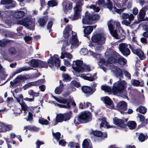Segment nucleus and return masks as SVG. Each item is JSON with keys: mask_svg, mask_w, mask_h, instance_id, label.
I'll return each mask as SVG.
<instances>
[{"mask_svg": "<svg viewBox=\"0 0 148 148\" xmlns=\"http://www.w3.org/2000/svg\"><path fill=\"white\" fill-rule=\"evenodd\" d=\"M148 137L146 135H144L143 134L140 133L138 137L139 140L141 142L144 141Z\"/></svg>", "mask_w": 148, "mask_h": 148, "instance_id": "79ce46f5", "label": "nucleus"}, {"mask_svg": "<svg viewBox=\"0 0 148 148\" xmlns=\"http://www.w3.org/2000/svg\"><path fill=\"white\" fill-rule=\"evenodd\" d=\"M62 77L63 80L66 81H70L71 79L70 76L66 74L62 75Z\"/></svg>", "mask_w": 148, "mask_h": 148, "instance_id": "603ef678", "label": "nucleus"}, {"mask_svg": "<svg viewBox=\"0 0 148 148\" xmlns=\"http://www.w3.org/2000/svg\"><path fill=\"white\" fill-rule=\"evenodd\" d=\"M64 64L67 67H69L71 66V64L70 62L66 59H64L63 60Z\"/></svg>", "mask_w": 148, "mask_h": 148, "instance_id": "e2e57ef3", "label": "nucleus"}, {"mask_svg": "<svg viewBox=\"0 0 148 148\" xmlns=\"http://www.w3.org/2000/svg\"><path fill=\"white\" fill-rule=\"evenodd\" d=\"M23 96L21 95H18V98L17 99V101L20 103L21 106V108L23 109L25 114L24 115L25 116L26 114L28 112V107L27 106L26 104L23 102Z\"/></svg>", "mask_w": 148, "mask_h": 148, "instance_id": "f3484780", "label": "nucleus"}, {"mask_svg": "<svg viewBox=\"0 0 148 148\" xmlns=\"http://www.w3.org/2000/svg\"><path fill=\"white\" fill-rule=\"evenodd\" d=\"M83 92L85 93L91 94L92 93L91 88L89 87L84 86L82 88Z\"/></svg>", "mask_w": 148, "mask_h": 148, "instance_id": "f704fd0d", "label": "nucleus"}, {"mask_svg": "<svg viewBox=\"0 0 148 148\" xmlns=\"http://www.w3.org/2000/svg\"><path fill=\"white\" fill-rule=\"evenodd\" d=\"M91 114L88 112H84L82 113L79 116L81 119L85 120L86 121H82V123H86L90 120Z\"/></svg>", "mask_w": 148, "mask_h": 148, "instance_id": "aec40b11", "label": "nucleus"}, {"mask_svg": "<svg viewBox=\"0 0 148 148\" xmlns=\"http://www.w3.org/2000/svg\"><path fill=\"white\" fill-rule=\"evenodd\" d=\"M97 27L96 25L92 26H88L86 27H83L84 29V36L85 37L88 36V35L90 34L93 31L94 29H95Z\"/></svg>", "mask_w": 148, "mask_h": 148, "instance_id": "6ab92c4d", "label": "nucleus"}, {"mask_svg": "<svg viewBox=\"0 0 148 148\" xmlns=\"http://www.w3.org/2000/svg\"><path fill=\"white\" fill-rule=\"evenodd\" d=\"M75 90L76 89L75 88H71L69 87L66 95H69L72 91H75Z\"/></svg>", "mask_w": 148, "mask_h": 148, "instance_id": "680f3d73", "label": "nucleus"}, {"mask_svg": "<svg viewBox=\"0 0 148 148\" xmlns=\"http://www.w3.org/2000/svg\"><path fill=\"white\" fill-rule=\"evenodd\" d=\"M131 84L133 86H142L144 85L143 81L140 82L139 81L135 79H133L131 80Z\"/></svg>", "mask_w": 148, "mask_h": 148, "instance_id": "7c9ffc66", "label": "nucleus"}, {"mask_svg": "<svg viewBox=\"0 0 148 148\" xmlns=\"http://www.w3.org/2000/svg\"><path fill=\"white\" fill-rule=\"evenodd\" d=\"M63 87V86L61 85L56 87L55 90V93L58 94H60L62 91Z\"/></svg>", "mask_w": 148, "mask_h": 148, "instance_id": "49530a36", "label": "nucleus"}, {"mask_svg": "<svg viewBox=\"0 0 148 148\" xmlns=\"http://www.w3.org/2000/svg\"><path fill=\"white\" fill-rule=\"evenodd\" d=\"M68 45L67 42L65 41L63 43V46L62 48V52L60 58L61 59H63L66 58L71 59L73 58L72 55L70 53L68 52H65V49Z\"/></svg>", "mask_w": 148, "mask_h": 148, "instance_id": "f8f14e48", "label": "nucleus"}, {"mask_svg": "<svg viewBox=\"0 0 148 148\" xmlns=\"http://www.w3.org/2000/svg\"><path fill=\"white\" fill-rule=\"evenodd\" d=\"M13 127L11 125L3 122H0V132H4L12 130Z\"/></svg>", "mask_w": 148, "mask_h": 148, "instance_id": "2eb2a0df", "label": "nucleus"}, {"mask_svg": "<svg viewBox=\"0 0 148 148\" xmlns=\"http://www.w3.org/2000/svg\"><path fill=\"white\" fill-rule=\"evenodd\" d=\"M48 62L49 66L51 68L55 65L58 67L60 65V61L57 55H54L53 57H51L48 59Z\"/></svg>", "mask_w": 148, "mask_h": 148, "instance_id": "1a4fd4ad", "label": "nucleus"}, {"mask_svg": "<svg viewBox=\"0 0 148 148\" xmlns=\"http://www.w3.org/2000/svg\"><path fill=\"white\" fill-rule=\"evenodd\" d=\"M64 121V115L63 114H59L57 115L56 120L55 121L54 125H56L58 122H61Z\"/></svg>", "mask_w": 148, "mask_h": 148, "instance_id": "c85d7f7f", "label": "nucleus"}, {"mask_svg": "<svg viewBox=\"0 0 148 148\" xmlns=\"http://www.w3.org/2000/svg\"><path fill=\"white\" fill-rule=\"evenodd\" d=\"M64 115V121H66L69 120L71 117L72 113L69 112L63 114Z\"/></svg>", "mask_w": 148, "mask_h": 148, "instance_id": "4c0bfd02", "label": "nucleus"}, {"mask_svg": "<svg viewBox=\"0 0 148 148\" xmlns=\"http://www.w3.org/2000/svg\"><path fill=\"white\" fill-rule=\"evenodd\" d=\"M90 13L86 12L85 16L82 19V23L85 24L91 25L93 23V21H91Z\"/></svg>", "mask_w": 148, "mask_h": 148, "instance_id": "412c9836", "label": "nucleus"}, {"mask_svg": "<svg viewBox=\"0 0 148 148\" xmlns=\"http://www.w3.org/2000/svg\"><path fill=\"white\" fill-rule=\"evenodd\" d=\"M14 14V15L17 18H21L23 17L25 15V13L24 12L22 11H18L15 12L14 13V12L8 11L7 12H4L3 11H0V16L2 18H3V19L5 21V23H7V21H10L11 22L12 20H13L14 17L13 14Z\"/></svg>", "mask_w": 148, "mask_h": 148, "instance_id": "423d86ee", "label": "nucleus"}, {"mask_svg": "<svg viewBox=\"0 0 148 148\" xmlns=\"http://www.w3.org/2000/svg\"><path fill=\"white\" fill-rule=\"evenodd\" d=\"M134 16L132 14H128L123 13L122 15V18L124 19L128 18L130 20H134Z\"/></svg>", "mask_w": 148, "mask_h": 148, "instance_id": "72a5a7b5", "label": "nucleus"}, {"mask_svg": "<svg viewBox=\"0 0 148 148\" xmlns=\"http://www.w3.org/2000/svg\"><path fill=\"white\" fill-rule=\"evenodd\" d=\"M89 8L92 9L96 12H98L99 10V9L98 7H96L95 5H92L90 6Z\"/></svg>", "mask_w": 148, "mask_h": 148, "instance_id": "338daca9", "label": "nucleus"}, {"mask_svg": "<svg viewBox=\"0 0 148 148\" xmlns=\"http://www.w3.org/2000/svg\"><path fill=\"white\" fill-rule=\"evenodd\" d=\"M35 20L34 18H26L18 21L16 24L22 25L29 29H33L34 26Z\"/></svg>", "mask_w": 148, "mask_h": 148, "instance_id": "0eeeda50", "label": "nucleus"}, {"mask_svg": "<svg viewBox=\"0 0 148 148\" xmlns=\"http://www.w3.org/2000/svg\"><path fill=\"white\" fill-rule=\"evenodd\" d=\"M98 122L99 123H100V126L101 127H104L107 128H110L112 127V126L108 125V123L106 121L105 118H103L101 119H99Z\"/></svg>", "mask_w": 148, "mask_h": 148, "instance_id": "a878e982", "label": "nucleus"}, {"mask_svg": "<svg viewBox=\"0 0 148 148\" xmlns=\"http://www.w3.org/2000/svg\"><path fill=\"white\" fill-rule=\"evenodd\" d=\"M76 65L75 66H73V69L76 72L79 73L84 72V69L82 68L83 65V61L82 60H77L74 61Z\"/></svg>", "mask_w": 148, "mask_h": 148, "instance_id": "4468645a", "label": "nucleus"}, {"mask_svg": "<svg viewBox=\"0 0 148 148\" xmlns=\"http://www.w3.org/2000/svg\"><path fill=\"white\" fill-rule=\"evenodd\" d=\"M48 18L47 17H44L40 18L38 20V22L40 26L44 25L47 22Z\"/></svg>", "mask_w": 148, "mask_h": 148, "instance_id": "2f4dec72", "label": "nucleus"}, {"mask_svg": "<svg viewBox=\"0 0 148 148\" xmlns=\"http://www.w3.org/2000/svg\"><path fill=\"white\" fill-rule=\"evenodd\" d=\"M93 134L94 135L97 137H101L102 136V133L99 131H95L93 132Z\"/></svg>", "mask_w": 148, "mask_h": 148, "instance_id": "4d7b16f0", "label": "nucleus"}, {"mask_svg": "<svg viewBox=\"0 0 148 148\" xmlns=\"http://www.w3.org/2000/svg\"><path fill=\"white\" fill-rule=\"evenodd\" d=\"M52 134L53 136L55 138V139H56L57 141H58L59 140L61 135V134L60 133L57 132L56 133H54L53 132Z\"/></svg>", "mask_w": 148, "mask_h": 148, "instance_id": "5fc2aeb1", "label": "nucleus"}, {"mask_svg": "<svg viewBox=\"0 0 148 148\" xmlns=\"http://www.w3.org/2000/svg\"><path fill=\"white\" fill-rule=\"evenodd\" d=\"M90 106V109L91 110L92 109V108L94 107L93 106H92L91 103L89 102H87L86 104H85V102H82L80 103L79 104V107L81 109H83L85 108Z\"/></svg>", "mask_w": 148, "mask_h": 148, "instance_id": "c756f323", "label": "nucleus"}, {"mask_svg": "<svg viewBox=\"0 0 148 148\" xmlns=\"http://www.w3.org/2000/svg\"><path fill=\"white\" fill-rule=\"evenodd\" d=\"M108 25L111 35L116 38L119 39L120 38L116 31L118 30L119 33L124 35V31L119 22L110 20L108 22Z\"/></svg>", "mask_w": 148, "mask_h": 148, "instance_id": "20e7f679", "label": "nucleus"}, {"mask_svg": "<svg viewBox=\"0 0 148 148\" xmlns=\"http://www.w3.org/2000/svg\"><path fill=\"white\" fill-rule=\"evenodd\" d=\"M79 76L84 79L90 81L95 80V79L97 78L96 77H94L92 76L90 77H87L84 74H80L79 75Z\"/></svg>", "mask_w": 148, "mask_h": 148, "instance_id": "c9c22d12", "label": "nucleus"}, {"mask_svg": "<svg viewBox=\"0 0 148 148\" xmlns=\"http://www.w3.org/2000/svg\"><path fill=\"white\" fill-rule=\"evenodd\" d=\"M29 93L30 95L32 96V97L34 98V97L38 96L39 95L38 93L34 92V91L32 90H29Z\"/></svg>", "mask_w": 148, "mask_h": 148, "instance_id": "6e6d98bb", "label": "nucleus"}, {"mask_svg": "<svg viewBox=\"0 0 148 148\" xmlns=\"http://www.w3.org/2000/svg\"><path fill=\"white\" fill-rule=\"evenodd\" d=\"M82 68H83L84 69V71L88 72L90 71V68L89 66L85 64H84L82 65Z\"/></svg>", "mask_w": 148, "mask_h": 148, "instance_id": "bf43d9fd", "label": "nucleus"}, {"mask_svg": "<svg viewBox=\"0 0 148 148\" xmlns=\"http://www.w3.org/2000/svg\"><path fill=\"white\" fill-rule=\"evenodd\" d=\"M119 49L123 55L127 56L130 54L129 47H130L133 52L136 54L141 60L145 58L143 52L140 49H137L135 46L131 47L125 43H121L119 45Z\"/></svg>", "mask_w": 148, "mask_h": 148, "instance_id": "7ed1b4c3", "label": "nucleus"}, {"mask_svg": "<svg viewBox=\"0 0 148 148\" xmlns=\"http://www.w3.org/2000/svg\"><path fill=\"white\" fill-rule=\"evenodd\" d=\"M70 42L71 44V48H74L79 46L80 44L77 38L76 34L72 32V37L70 40Z\"/></svg>", "mask_w": 148, "mask_h": 148, "instance_id": "ddd939ff", "label": "nucleus"}, {"mask_svg": "<svg viewBox=\"0 0 148 148\" xmlns=\"http://www.w3.org/2000/svg\"><path fill=\"white\" fill-rule=\"evenodd\" d=\"M63 9L64 12L66 13L69 10L72 9V4L71 3H66L65 2L63 3Z\"/></svg>", "mask_w": 148, "mask_h": 148, "instance_id": "bb28decb", "label": "nucleus"}, {"mask_svg": "<svg viewBox=\"0 0 148 148\" xmlns=\"http://www.w3.org/2000/svg\"><path fill=\"white\" fill-rule=\"evenodd\" d=\"M1 3L2 4H14L15 2L11 0H2L1 1Z\"/></svg>", "mask_w": 148, "mask_h": 148, "instance_id": "de8ad7c7", "label": "nucleus"}, {"mask_svg": "<svg viewBox=\"0 0 148 148\" xmlns=\"http://www.w3.org/2000/svg\"><path fill=\"white\" fill-rule=\"evenodd\" d=\"M82 121H86L85 120L81 119L79 116H77L75 118L74 120V123L75 125L77 126L80 123H82Z\"/></svg>", "mask_w": 148, "mask_h": 148, "instance_id": "e433bc0d", "label": "nucleus"}, {"mask_svg": "<svg viewBox=\"0 0 148 148\" xmlns=\"http://www.w3.org/2000/svg\"><path fill=\"white\" fill-rule=\"evenodd\" d=\"M68 146L71 148L75 147L76 148H79V145L77 143H75L73 142H70L69 143Z\"/></svg>", "mask_w": 148, "mask_h": 148, "instance_id": "3c124183", "label": "nucleus"}, {"mask_svg": "<svg viewBox=\"0 0 148 148\" xmlns=\"http://www.w3.org/2000/svg\"><path fill=\"white\" fill-rule=\"evenodd\" d=\"M88 53L94 57H96L97 58H99L98 62V64L100 66V67L105 72L106 71V69L103 66H102V65L106 66H108L109 64L113 63L118 62L121 65H124L127 62L126 59L122 57H120V56L116 52L110 49L105 53L106 57L107 60V61H106L103 58H100V55L95 53L91 51L90 50Z\"/></svg>", "mask_w": 148, "mask_h": 148, "instance_id": "f257e3e1", "label": "nucleus"}, {"mask_svg": "<svg viewBox=\"0 0 148 148\" xmlns=\"http://www.w3.org/2000/svg\"><path fill=\"white\" fill-rule=\"evenodd\" d=\"M43 82V80L42 79H40L37 81L29 82L27 83L24 86H23V88L24 90H25L27 88H28L34 85H39L41 83H42Z\"/></svg>", "mask_w": 148, "mask_h": 148, "instance_id": "b1692460", "label": "nucleus"}, {"mask_svg": "<svg viewBox=\"0 0 148 148\" xmlns=\"http://www.w3.org/2000/svg\"><path fill=\"white\" fill-rule=\"evenodd\" d=\"M117 107L121 113H125V112L127 109V104L124 101H121L118 103Z\"/></svg>", "mask_w": 148, "mask_h": 148, "instance_id": "a211bd4d", "label": "nucleus"}, {"mask_svg": "<svg viewBox=\"0 0 148 148\" xmlns=\"http://www.w3.org/2000/svg\"><path fill=\"white\" fill-rule=\"evenodd\" d=\"M22 79V77L19 76L17 77L14 80V82L16 84L18 82H20Z\"/></svg>", "mask_w": 148, "mask_h": 148, "instance_id": "0e129e2a", "label": "nucleus"}, {"mask_svg": "<svg viewBox=\"0 0 148 148\" xmlns=\"http://www.w3.org/2000/svg\"><path fill=\"white\" fill-rule=\"evenodd\" d=\"M138 116L141 122H143L146 124H147L148 123V119L145 120V118L143 115L140 114H138Z\"/></svg>", "mask_w": 148, "mask_h": 148, "instance_id": "09e8293b", "label": "nucleus"}, {"mask_svg": "<svg viewBox=\"0 0 148 148\" xmlns=\"http://www.w3.org/2000/svg\"><path fill=\"white\" fill-rule=\"evenodd\" d=\"M99 18V15L97 14H94L92 17H91V21L96 20L98 19Z\"/></svg>", "mask_w": 148, "mask_h": 148, "instance_id": "774afa93", "label": "nucleus"}, {"mask_svg": "<svg viewBox=\"0 0 148 148\" xmlns=\"http://www.w3.org/2000/svg\"><path fill=\"white\" fill-rule=\"evenodd\" d=\"M53 97L58 102L64 104V105H62L57 103L55 104L56 106H58L60 108H70V101H69L65 100L61 97L56 98L54 96H53Z\"/></svg>", "mask_w": 148, "mask_h": 148, "instance_id": "9d476101", "label": "nucleus"}, {"mask_svg": "<svg viewBox=\"0 0 148 148\" xmlns=\"http://www.w3.org/2000/svg\"><path fill=\"white\" fill-rule=\"evenodd\" d=\"M145 12L143 8H142L140 11L139 16L138 15V21L136 22H135V23H136L137 24H138L141 21H145L146 20H148V18L146 17L145 18H144L145 16Z\"/></svg>", "mask_w": 148, "mask_h": 148, "instance_id": "5701e85b", "label": "nucleus"}, {"mask_svg": "<svg viewBox=\"0 0 148 148\" xmlns=\"http://www.w3.org/2000/svg\"><path fill=\"white\" fill-rule=\"evenodd\" d=\"M88 53V50L86 49L82 48L80 51V53L82 55H85L87 54Z\"/></svg>", "mask_w": 148, "mask_h": 148, "instance_id": "13d9d810", "label": "nucleus"}, {"mask_svg": "<svg viewBox=\"0 0 148 148\" xmlns=\"http://www.w3.org/2000/svg\"><path fill=\"white\" fill-rule=\"evenodd\" d=\"M83 148H92V144L89 140H85L83 143Z\"/></svg>", "mask_w": 148, "mask_h": 148, "instance_id": "473e14b6", "label": "nucleus"}, {"mask_svg": "<svg viewBox=\"0 0 148 148\" xmlns=\"http://www.w3.org/2000/svg\"><path fill=\"white\" fill-rule=\"evenodd\" d=\"M136 111L140 113L144 114L147 111L146 108L144 106H140L136 109Z\"/></svg>", "mask_w": 148, "mask_h": 148, "instance_id": "58836bf2", "label": "nucleus"}, {"mask_svg": "<svg viewBox=\"0 0 148 148\" xmlns=\"http://www.w3.org/2000/svg\"><path fill=\"white\" fill-rule=\"evenodd\" d=\"M126 86V83L125 81L120 80L114 84L112 89L108 86L105 85L102 86L101 88L103 90L110 93L119 95L124 98L128 99L127 92L123 90Z\"/></svg>", "mask_w": 148, "mask_h": 148, "instance_id": "f03ea898", "label": "nucleus"}, {"mask_svg": "<svg viewBox=\"0 0 148 148\" xmlns=\"http://www.w3.org/2000/svg\"><path fill=\"white\" fill-rule=\"evenodd\" d=\"M73 15L71 16V18L72 20L77 19L81 15L82 11V6L80 5L77 4L73 8Z\"/></svg>", "mask_w": 148, "mask_h": 148, "instance_id": "9b49d317", "label": "nucleus"}, {"mask_svg": "<svg viewBox=\"0 0 148 148\" xmlns=\"http://www.w3.org/2000/svg\"><path fill=\"white\" fill-rule=\"evenodd\" d=\"M38 122L41 124L47 125L49 124V122L42 118H40L38 120Z\"/></svg>", "mask_w": 148, "mask_h": 148, "instance_id": "a18cd8bd", "label": "nucleus"}, {"mask_svg": "<svg viewBox=\"0 0 148 148\" xmlns=\"http://www.w3.org/2000/svg\"><path fill=\"white\" fill-rule=\"evenodd\" d=\"M101 100L105 103L106 106L108 108L114 109V106L112 101L108 97L106 96L101 98Z\"/></svg>", "mask_w": 148, "mask_h": 148, "instance_id": "dca6fc26", "label": "nucleus"}, {"mask_svg": "<svg viewBox=\"0 0 148 148\" xmlns=\"http://www.w3.org/2000/svg\"><path fill=\"white\" fill-rule=\"evenodd\" d=\"M57 2L54 1H48V5L49 7H53L57 5Z\"/></svg>", "mask_w": 148, "mask_h": 148, "instance_id": "864d4df0", "label": "nucleus"}, {"mask_svg": "<svg viewBox=\"0 0 148 148\" xmlns=\"http://www.w3.org/2000/svg\"><path fill=\"white\" fill-rule=\"evenodd\" d=\"M113 122L115 124L121 128H125L126 126L122 120L117 118H115L113 119Z\"/></svg>", "mask_w": 148, "mask_h": 148, "instance_id": "393cba45", "label": "nucleus"}, {"mask_svg": "<svg viewBox=\"0 0 148 148\" xmlns=\"http://www.w3.org/2000/svg\"><path fill=\"white\" fill-rule=\"evenodd\" d=\"M134 20L129 19L128 20L123 19L121 22L123 24L125 25L126 26H129L131 23V21L133 20Z\"/></svg>", "mask_w": 148, "mask_h": 148, "instance_id": "8fccbe9b", "label": "nucleus"}, {"mask_svg": "<svg viewBox=\"0 0 148 148\" xmlns=\"http://www.w3.org/2000/svg\"><path fill=\"white\" fill-rule=\"evenodd\" d=\"M107 4H106L107 8L110 10H112V11H115L118 13L120 14L124 11V9H118L115 7L112 8V4L110 0H106Z\"/></svg>", "mask_w": 148, "mask_h": 148, "instance_id": "4be33fe9", "label": "nucleus"}, {"mask_svg": "<svg viewBox=\"0 0 148 148\" xmlns=\"http://www.w3.org/2000/svg\"><path fill=\"white\" fill-rule=\"evenodd\" d=\"M128 126L130 129H134L136 127V123L134 121H129L128 122Z\"/></svg>", "mask_w": 148, "mask_h": 148, "instance_id": "a19ab883", "label": "nucleus"}, {"mask_svg": "<svg viewBox=\"0 0 148 148\" xmlns=\"http://www.w3.org/2000/svg\"><path fill=\"white\" fill-rule=\"evenodd\" d=\"M105 39L104 34L100 32L97 33L92 36L91 38L92 41L97 43L94 47L96 51L99 52L102 50L103 48L101 45L104 44Z\"/></svg>", "mask_w": 148, "mask_h": 148, "instance_id": "39448f33", "label": "nucleus"}, {"mask_svg": "<svg viewBox=\"0 0 148 148\" xmlns=\"http://www.w3.org/2000/svg\"><path fill=\"white\" fill-rule=\"evenodd\" d=\"M72 27L70 25L67 26L64 31L63 36L65 38H68L69 36V33L71 31Z\"/></svg>", "mask_w": 148, "mask_h": 148, "instance_id": "cd10ccee", "label": "nucleus"}, {"mask_svg": "<svg viewBox=\"0 0 148 148\" xmlns=\"http://www.w3.org/2000/svg\"><path fill=\"white\" fill-rule=\"evenodd\" d=\"M97 4L100 6H104L105 5L104 1L103 0H99L97 2Z\"/></svg>", "mask_w": 148, "mask_h": 148, "instance_id": "69168bd1", "label": "nucleus"}, {"mask_svg": "<svg viewBox=\"0 0 148 148\" xmlns=\"http://www.w3.org/2000/svg\"><path fill=\"white\" fill-rule=\"evenodd\" d=\"M22 109H23L22 108H16L14 109V112L15 116H18L22 112Z\"/></svg>", "mask_w": 148, "mask_h": 148, "instance_id": "37998d69", "label": "nucleus"}, {"mask_svg": "<svg viewBox=\"0 0 148 148\" xmlns=\"http://www.w3.org/2000/svg\"><path fill=\"white\" fill-rule=\"evenodd\" d=\"M40 62L39 60H33L31 62V65L32 67H36L39 65Z\"/></svg>", "mask_w": 148, "mask_h": 148, "instance_id": "ea45409f", "label": "nucleus"}, {"mask_svg": "<svg viewBox=\"0 0 148 148\" xmlns=\"http://www.w3.org/2000/svg\"><path fill=\"white\" fill-rule=\"evenodd\" d=\"M16 50L14 47H11L8 49L9 53L10 55H13L16 53Z\"/></svg>", "mask_w": 148, "mask_h": 148, "instance_id": "052dcab7", "label": "nucleus"}, {"mask_svg": "<svg viewBox=\"0 0 148 148\" xmlns=\"http://www.w3.org/2000/svg\"><path fill=\"white\" fill-rule=\"evenodd\" d=\"M25 129L26 130L25 132L26 133L27 131V129L32 130L34 131H38L39 130V129L38 128L35 127H31L29 126H25L24 127V130Z\"/></svg>", "mask_w": 148, "mask_h": 148, "instance_id": "c03bdc74", "label": "nucleus"}, {"mask_svg": "<svg viewBox=\"0 0 148 148\" xmlns=\"http://www.w3.org/2000/svg\"><path fill=\"white\" fill-rule=\"evenodd\" d=\"M110 69L111 71H113L116 77H121L122 76V73L123 72L126 77L130 79H131L130 75L127 71H122L119 68L113 65L111 66Z\"/></svg>", "mask_w": 148, "mask_h": 148, "instance_id": "6e6552de", "label": "nucleus"}]
</instances>
